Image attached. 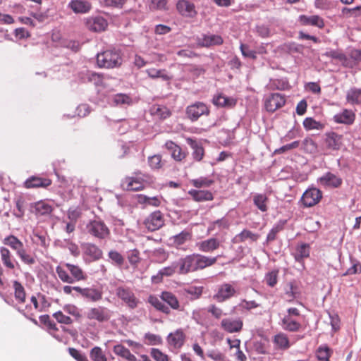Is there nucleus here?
<instances>
[{
  "label": "nucleus",
  "mask_w": 361,
  "mask_h": 361,
  "mask_svg": "<svg viewBox=\"0 0 361 361\" xmlns=\"http://www.w3.org/2000/svg\"><path fill=\"white\" fill-rule=\"evenodd\" d=\"M303 126L307 130L320 129L322 125L312 118H306L303 121Z\"/></svg>",
  "instance_id": "13d9d810"
},
{
  "label": "nucleus",
  "mask_w": 361,
  "mask_h": 361,
  "mask_svg": "<svg viewBox=\"0 0 361 361\" xmlns=\"http://www.w3.org/2000/svg\"><path fill=\"white\" fill-rule=\"evenodd\" d=\"M151 114L161 119H166L171 116L170 110L167 107L161 105H154L151 108Z\"/></svg>",
  "instance_id": "79ce46f5"
},
{
  "label": "nucleus",
  "mask_w": 361,
  "mask_h": 361,
  "mask_svg": "<svg viewBox=\"0 0 361 361\" xmlns=\"http://www.w3.org/2000/svg\"><path fill=\"white\" fill-rule=\"evenodd\" d=\"M285 103L286 99L283 95L279 93H272V106H275L274 110L282 107Z\"/></svg>",
  "instance_id": "4d7b16f0"
},
{
  "label": "nucleus",
  "mask_w": 361,
  "mask_h": 361,
  "mask_svg": "<svg viewBox=\"0 0 361 361\" xmlns=\"http://www.w3.org/2000/svg\"><path fill=\"white\" fill-rule=\"evenodd\" d=\"M114 352L116 355L125 358L128 361H136V357L130 353L128 348L123 345L118 344L115 345Z\"/></svg>",
  "instance_id": "c9c22d12"
},
{
  "label": "nucleus",
  "mask_w": 361,
  "mask_h": 361,
  "mask_svg": "<svg viewBox=\"0 0 361 361\" xmlns=\"http://www.w3.org/2000/svg\"><path fill=\"white\" fill-rule=\"evenodd\" d=\"M220 245V241L216 238H211L197 244L199 250L203 252H213L219 249Z\"/></svg>",
  "instance_id": "b1692460"
},
{
  "label": "nucleus",
  "mask_w": 361,
  "mask_h": 361,
  "mask_svg": "<svg viewBox=\"0 0 361 361\" xmlns=\"http://www.w3.org/2000/svg\"><path fill=\"white\" fill-rule=\"evenodd\" d=\"M243 326V320L240 318L232 319L226 318L221 320V326L226 332L236 333L240 332Z\"/></svg>",
  "instance_id": "6ab92c4d"
},
{
  "label": "nucleus",
  "mask_w": 361,
  "mask_h": 361,
  "mask_svg": "<svg viewBox=\"0 0 361 361\" xmlns=\"http://www.w3.org/2000/svg\"><path fill=\"white\" fill-rule=\"evenodd\" d=\"M82 296L92 302H97L102 298V293L96 288H85V290Z\"/></svg>",
  "instance_id": "c03bdc74"
},
{
  "label": "nucleus",
  "mask_w": 361,
  "mask_h": 361,
  "mask_svg": "<svg viewBox=\"0 0 361 361\" xmlns=\"http://www.w3.org/2000/svg\"><path fill=\"white\" fill-rule=\"evenodd\" d=\"M68 8L76 14H84L92 9V4L87 0H71Z\"/></svg>",
  "instance_id": "412c9836"
},
{
  "label": "nucleus",
  "mask_w": 361,
  "mask_h": 361,
  "mask_svg": "<svg viewBox=\"0 0 361 361\" xmlns=\"http://www.w3.org/2000/svg\"><path fill=\"white\" fill-rule=\"evenodd\" d=\"M145 343L147 345H159L161 343V338L159 336L151 333L145 335Z\"/></svg>",
  "instance_id": "6e6d98bb"
},
{
  "label": "nucleus",
  "mask_w": 361,
  "mask_h": 361,
  "mask_svg": "<svg viewBox=\"0 0 361 361\" xmlns=\"http://www.w3.org/2000/svg\"><path fill=\"white\" fill-rule=\"evenodd\" d=\"M237 293L235 287L228 283H224L217 287L213 298L218 302H224L234 297Z\"/></svg>",
  "instance_id": "1a4fd4ad"
},
{
  "label": "nucleus",
  "mask_w": 361,
  "mask_h": 361,
  "mask_svg": "<svg viewBox=\"0 0 361 361\" xmlns=\"http://www.w3.org/2000/svg\"><path fill=\"white\" fill-rule=\"evenodd\" d=\"M39 321L42 324H44L49 330L54 331H59L55 322L51 319L49 315L44 314L39 317Z\"/></svg>",
  "instance_id": "3c124183"
},
{
  "label": "nucleus",
  "mask_w": 361,
  "mask_h": 361,
  "mask_svg": "<svg viewBox=\"0 0 361 361\" xmlns=\"http://www.w3.org/2000/svg\"><path fill=\"white\" fill-rule=\"evenodd\" d=\"M148 163L151 169H159L163 166L162 157L159 154H155L148 158Z\"/></svg>",
  "instance_id": "8fccbe9b"
},
{
  "label": "nucleus",
  "mask_w": 361,
  "mask_h": 361,
  "mask_svg": "<svg viewBox=\"0 0 361 361\" xmlns=\"http://www.w3.org/2000/svg\"><path fill=\"white\" fill-rule=\"evenodd\" d=\"M224 43V39L221 36L218 35H204L201 39V44L203 47H212L216 45H221Z\"/></svg>",
  "instance_id": "2f4dec72"
},
{
  "label": "nucleus",
  "mask_w": 361,
  "mask_h": 361,
  "mask_svg": "<svg viewBox=\"0 0 361 361\" xmlns=\"http://www.w3.org/2000/svg\"><path fill=\"white\" fill-rule=\"evenodd\" d=\"M116 294L130 308L134 309L137 306L138 300L129 288L118 287Z\"/></svg>",
  "instance_id": "ddd939ff"
},
{
  "label": "nucleus",
  "mask_w": 361,
  "mask_h": 361,
  "mask_svg": "<svg viewBox=\"0 0 361 361\" xmlns=\"http://www.w3.org/2000/svg\"><path fill=\"white\" fill-rule=\"evenodd\" d=\"M150 355L156 361H169V356L159 349L152 348Z\"/></svg>",
  "instance_id": "0e129e2a"
},
{
  "label": "nucleus",
  "mask_w": 361,
  "mask_h": 361,
  "mask_svg": "<svg viewBox=\"0 0 361 361\" xmlns=\"http://www.w3.org/2000/svg\"><path fill=\"white\" fill-rule=\"evenodd\" d=\"M188 194L195 202L212 201L214 199L213 194L209 190H190Z\"/></svg>",
  "instance_id": "cd10ccee"
},
{
  "label": "nucleus",
  "mask_w": 361,
  "mask_h": 361,
  "mask_svg": "<svg viewBox=\"0 0 361 361\" xmlns=\"http://www.w3.org/2000/svg\"><path fill=\"white\" fill-rule=\"evenodd\" d=\"M213 103L220 107L232 108L236 105L237 100L233 97H228L223 94H219L214 97Z\"/></svg>",
  "instance_id": "c85d7f7f"
},
{
  "label": "nucleus",
  "mask_w": 361,
  "mask_h": 361,
  "mask_svg": "<svg viewBox=\"0 0 361 361\" xmlns=\"http://www.w3.org/2000/svg\"><path fill=\"white\" fill-rule=\"evenodd\" d=\"M268 199L263 195H257L254 197L255 204L262 212L267 210V202Z\"/></svg>",
  "instance_id": "864d4df0"
},
{
  "label": "nucleus",
  "mask_w": 361,
  "mask_h": 361,
  "mask_svg": "<svg viewBox=\"0 0 361 361\" xmlns=\"http://www.w3.org/2000/svg\"><path fill=\"white\" fill-rule=\"evenodd\" d=\"M84 259L87 262H93L102 258V250L95 244L85 243L81 245Z\"/></svg>",
  "instance_id": "6e6552de"
},
{
  "label": "nucleus",
  "mask_w": 361,
  "mask_h": 361,
  "mask_svg": "<svg viewBox=\"0 0 361 361\" xmlns=\"http://www.w3.org/2000/svg\"><path fill=\"white\" fill-rule=\"evenodd\" d=\"M346 99L351 104H361V89L351 88L347 92Z\"/></svg>",
  "instance_id": "37998d69"
},
{
  "label": "nucleus",
  "mask_w": 361,
  "mask_h": 361,
  "mask_svg": "<svg viewBox=\"0 0 361 361\" xmlns=\"http://www.w3.org/2000/svg\"><path fill=\"white\" fill-rule=\"evenodd\" d=\"M143 224L148 231H156L164 226V215L159 210L154 211L145 219Z\"/></svg>",
  "instance_id": "423d86ee"
},
{
  "label": "nucleus",
  "mask_w": 361,
  "mask_h": 361,
  "mask_svg": "<svg viewBox=\"0 0 361 361\" xmlns=\"http://www.w3.org/2000/svg\"><path fill=\"white\" fill-rule=\"evenodd\" d=\"M167 0H151L149 8L151 10H166Z\"/></svg>",
  "instance_id": "bf43d9fd"
},
{
  "label": "nucleus",
  "mask_w": 361,
  "mask_h": 361,
  "mask_svg": "<svg viewBox=\"0 0 361 361\" xmlns=\"http://www.w3.org/2000/svg\"><path fill=\"white\" fill-rule=\"evenodd\" d=\"M148 76L152 79L161 78L163 80L169 81L172 77L170 76L164 69L148 68L146 71Z\"/></svg>",
  "instance_id": "e433bc0d"
},
{
  "label": "nucleus",
  "mask_w": 361,
  "mask_h": 361,
  "mask_svg": "<svg viewBox=\"0 0 361 361\" xmlns=\"http://www.w3.org/2000/svg\"><path fill=\"white\" fill-rule=\"evenodd\" d=\"M341 135L334 132L326 134L325 143L326 147L333 150H338L341 145Z\"/></svg>",
  "instance_id": "bb28decb"
},
{
  "label": "nucleus",
  "mask_w": 361,
  "mask_h": 361,
  "mask_svg": "<svg viewBox=\"0 0 361 361\" xmlns=\"http://www.w3.org/2000/svg\"><path fill=\"white\" fill-rule=\"evenodd\" d=\"M111 316L112 312L109 309L100 305L90 308L85 313L87 319L99 323L108 322Z\"/></svg>",
  "instance_id": "39448f33"
},
{
  "label": "nucleus",
  "mask_w": 361,
  "mask_h": 361,
  "mask_svg": "<svg viewBox=\"0 0 361 361\" xmlns=\"http://www.w3.org/2000/svg\"><path fill=\"white\" fill-rule=\"evenodd\" d=\"M165 148L171 153V157L178 162H181L188 156V152L171 140H168L164 145Z\"/></svg>",
  "instance_id": "2eb2a0df"
},
{
  "label": "nucleus",
  "mask_w": 361,
  "mask_h": 361,
  "mask_svg": "<svg viewBox=\"0 0 361 361\" xmlns=\"http://www.w3.org/2000/svg\"><path fill=\"white\" fill-rule=\"evenodd\" d=\"M258 235L257 234L253 233L250 231L244 229L241 233L235 236L234 242L239 243L244 242L247 239H250L252 241H256Z\"/></svg>",
  "instance_id": "a18cd8bd"
},
{
  "label": "nucleus",
  "mask_w": 361,
  "mask_h": 361,
  "mask_svg": "<svg viewBox=\"0 0 361 361\" xmlns=\"http://www.w3.org/2000/svg\"><path fill=\"white\" fill-rule=\"evenodd\" d=\"M283 328L289 331H297L300 329L301 324L292 319L289 315L285 316L282 319Z\"/></svg>",
  "instance_id": "a19ab883"
},
{
  "label": "nucleus",
  "mask_w": 361,
  "mask_h": 361,
  "mask_svg": "<svg viewBox=\"0 0 361 361\" xmlns=\"http://www.w3.org/2000/svg\"><path fill=\"white\" fill-rule=\"evenodd\" d=\"M310 255V246L307 244H301L298 245L294 252V257L296 261L302 262L305 258Z\"/></svg>",
  "instance_id": "ea45409f"
},
{
  "label": "nucleus",
  "mask_w": 361,
  "mask_h": 361,
  "mask_svg": "<svg viewBox=\"0 0 361 361\" xmlns=\"http://www.w3.org/2000/svg\"><path fill=\"white\" fill-rule=\"evenodd\" d=\"M319 183L324 187L338 188L342 184V179L336 175L327 172L318 179Z\"/></svg>",
  "instance_id": "4be33fe9"
},
{
  "label": "nucleus",
  "mask_w": 361,
  "mask_h": 361,
  "mask_svg": "<svg viewBox=\"0 0 361 361\" xmlns=\"http://www.w3.org/2000/svg\"><path fill=\"white\" fill-rule=\"evenodd\" d=\"M97 63L100 68H114L120 67L123 63L121 51L109 49L97 54Z\"/></svg>",
  "instance_id": "7ed1b4c3"
},
{
  "label": "nucleus",
  "mask_w": 361,
  "mask_h": 361,
  "mask_svg": "<svg viewBox=\"0 0 361 361\" xmlns=\"http://www.w3.org/2000/svg\"><path fill=\"white\" fill-rule=\"evenodd\" d=\"M1 259L4 266L9 271H14L20 267L18 262L14 259L10 250L6 247H0Z\"/></svg>",
  "instance_id": "a211bd4d"
},
{
  "label": "nucleus",
  "mask_w": 361,
  "mask_h": 361,
  "mask_svg": "<svg viewBox=\"0 0 361 361\" xmlns=\"http://www.w3.org/2000/svg\"><path fill=\"white\" fill-rule=\"evenodd\" d=\"M322 197V192L319 189L310 188L305 191L301 201L306 207H311L319 202Z\"/></svg>",
  "instance_id": "9d476101"
},
{
  "label": "nucleus",
  "mask_w": 361,
  "mask_h": 361,
  "mask_svg": "<svg viewBox=\"0 0 361 361\" xmlns=\"http://www.w3.org/2000/svg\"><path fill=\"white\" fill-rule=\"evenodd\" d=\"M52 183V180L48 178H44L37 176H32L29 177L23 183L25 188H47Z\"/></svg>",
  "instance_id": "f3484780"
},
{
  "label": "nucleus",
  "mask_w": 361,
  "mask_h": 361,
  "mask_svg": "<svg viewBox=\"0 0 361 361\" xmlns=\"http://www.w3.org/2000/svg\"><path fill=\"white\" fill-rule=\"evenodd\" d=\"M302 149L308 153H314L317 150L316 143L310 137H306L302 141Z\"/></svg>",
  "instance_id": "603ef678"
},
{
  "label": "nucleus",
  "mask_w": 361,
  "mask_h": 361,
  "mask_svg": "<svg viewBox=\"0 0 361 361\" xmlns=\"http://www.w3.org/2000/svg\"><path fill=\"white\" fill-rule=\"evenodd\" d=\"M109 257L115 262V264L118 266L123 265L124 262V258L123 256L116 250H111L109 252Z\"/></svg>",
  "instance_id": "69168bd1"
},
{
  "label": "nucleus",
  "mask_w": 361,
  "mask_h": 361,
  "mask_svg": "<svg viewBox=\"0 0 361 361\" xmlns=\"http://www.w3.org/2000/svg\"><path fill=\"white\" fill-rule=\"evenodd\" d=\"M90 358L93 361H106V357L104 352L102 351V348L99 347H94L91 350L90 353Z\"/></svg>",
  "instance_id": "de8ad7c7"
},
{
  "label": "nucleus",
  "mask_w": 361,
  "mask_h": 361,
  "mask_svg": "<svg viewBox=\"0 0 361 361\" xmlns=\"http://www.w3.org/2000/svg\"><path fill=\"white\" fill-rule=\"evenodd\" d=\"M3 243L16 251V255L24 264L32 265L35 263V257L27 252L23 242L16 236L10 235L4 239Z\"/></svg>",
  "instance_id": "20e7f679"
},
{
  "label": "nucleus",
  "mask_w": 361,
  "mask_h": 361,
  "mask_svg": "<svg viewBox=\"0 0 361 361\" xmlns=\"http://www.w3.org/2000/svg\"><path fill=\"white\" fill-rule=\"evenodd\" d=\"M207 356L214 361H224L225 355L216 350L207 351Z\"/></svg>",
  "instance_id": "774afa93"
},
{
  "label": "nucleus",
  "mask_w": 361,
  "mask_h": 361,
  "mask_svg": "<svg viewBox=\"0 0 361 361\" xmlns=\"http://www.w3.org/2000/svg\"><path fill=\"white\" fill-rule=\"evenodd\" d=\"M13 288L16 301L20 304H24L26 300V292L23 286L19 281H14L13 282Z\"/></svg>",
  "instance_id": "c756f323"
},
{
  "label": "nucleus",
  "mask_w": 361,
  "mask_h": 361,
  "mask_svg": "<svg viewBox=\"0 0 361 361\" xmlns=\"http://www.w3.org/2000/svg\"><path fill=\"white\" fill-rule=\"evenodd\" d=\"M257 336L253 343V348L259 354H265L268 353L269 341L267 337H264L262 330H257Z\"/></svg>",
  "instance_id": "5701e85b"
},
{
  "label": "nucleus",
  "mask_w": 361,
  "mask_h": 361,
  "mask_svg": "<svg viewBox=\"0 0 361 361\" xmlns=\"http://www.w3.org/2000/svg\"><path fill=\"white\" fill-rule=\"evenodd\" d=\"M31 212L36 216H45L50 214L53 207L44 200H40L30 204Z\"/></svg>",
  "instance_id": "aec40b11"
},
{
  "label": "nucleus",
  "mask_w": 361,
  "mask_h": 361,
  "mask_svg": "<svg viewBox=\"0 0 361 361\" xmlns=\"http://www.w3.org/2000/svg\"><path fill=\"white\" fill-rule=\"evenodd\" d=\"M68 353L77 361H89L84 353L74 348H69Z\"/></svg>",
  "instance_id": "338daca9"
},
{
  "label": "nucleus",
  "mask_w": 361,
  "mask_h": 361,
  "mask_svg": "<svg viewBox=\"0 0 361 361\" xmlns=\"http://www.w3.org/2000/svg\"><path fill=\"white\" fill-rule=\"evenodd\" d=\"M56 272L59 279L67 283H73L87 279L86 274L79 266L70 263L57 266Z\"/></svg>",
  "instance_id": "f03ea898"
},
{
  "label": "nucleus",
  "mask_w": 361,
  "mask_h": 361,
  "mask_svg": "<svg viewBox=\"0 0 361 361\" xmlns=\"http://www.w3.org/2000/svg\"><path fill=\"white\" fill-rule=\"evenodd\" d=\"M89 234L99 239H105L110 235V231L106 225L101 221H91L87 225Z\"/></svg>",
  "instance_id": "0eeeda50"
},
{
  "label": "nucleus",
  "mask_w": 361,
  "mask_h": 361,
  "mask_svg": "<svg viewBox=\"0 0 361 361\" xmlns=\"http://www.w3.org/2000/svg\"><path fill=\"white\" fill-rule=\"evenodd\" d=\"M274 343L277 349L287 350L290 347V342L288 336L284 333H279L274 336Z\"/></svg>",
  "instance_id": "f704fd0d"
},
{
  "label": "nucleus",
  "mask_w": 361,
  "mask_h": 361,
  "mask_svg": "<svg viewBox=\"0 0 361 361\" xmlns=\"http://www.w3.org/2000/svg\"><path fill=\"white\" fill-rule=\"evenodd\" d=\"M299 21L303 25H312L319 28H322L324 27V20L317 15L310 16L301 15L299 17Z\"/></svg>",
  "instance_id": "393cba45"
},
{
  "label": "nucleus",
  "mask_w": 361,
  "mask_h": 361,
  "mask_svg": "<svg viewBox=\"0 0 361 361\" xmlns=\"http://www.w3.org/2000/svg\"><path fill=\"white\" fill-rule=\"evenodd\" d=\"M229 226L230 224L228 220L226 218H222L211 223L208 227V232H212L216 228L219 230L228 229Z\"/></svg>",
  "instance_id": "49530a36"
},
{
  "label": "nucleus",
  "mask_w": 361,
  "mask_h": 361,
  "mask_svg": "<svg viewBox=\"0 0 361 361\" xmlns=\"http://www.w3.org/2000/svg\"><path fill=\"white\" fill-rule=\"evenodd\" d=\"M148 302L157 310L161 311V312L169 314L171 313L170 309L166 306L161 299L159 300L155 295H149L148 298Z\"/></svg>",
  "instance_id": "58836bf2"
},
{
  "label": "nucleus",
  "mask_w": 361,
  "mask_h": 361,
  "mask_svg": "<svg viewBox=\"0 0 361 361\" xmlns=\"http://www.w3.org/2000/svg\"><path fill=\"white\" fill-rule=\"evenodd\" d=\"M334 118L337 123L351 124L355 120V114L350 110L345 109L341 114L335 115Z\"/></svg>",
  "instance_id": "72a5a7b5"
},
{
  "label": "nucleus",
  "mask_w": 361,
  "mask_h": 361,
  "mask_svg": "<svg viewBox=\"0 0 361 361\" xmlns=\"http://www.w3.org/2000/svg\"><path fill=\"white\" fill-rule=\"evenodd\" d=\"M121 185L128 191H139L145 188L144 180L137 177L127 176L122 180Z\"/></svg>",
  "instance_id": "dca6fc26"
},
{
  "label": "nucleus",
  "mask_w": 361,
  "mask_h": 361,
  "mask_svg": "<svg viewBox=\"0 0 361 361\" xmlns=\"http://www.w3.org/2000/svg\"><path fill=\"white\" fill-rule=\"evenodd\" d=\"M324 55L327 57L338 59L344 66L353 67L352 61L349 60L343 53L338 50H331L326 52Z\"/></svg>",
  "instance_id": "473e14b6"
},
{
  "label": "nucleus",
  "mask_w": 361,
  "mask_h": 361,
  "mask_svg": "<svg viewBox=\"0 0 361 361\" xmlns=\"http://www.w3.org/2000/svg\"><path fill=\"white\" fill-rule=\"evenodd\" d=\"M177 269L178 270V263L164 267L159 270V278L161 276H171L176 273Z\"/></svg>",
  "instance_id": "052dcab7"
},
{
  "label": "nucleus",
  "mask_w": 361,
  "mask_h": 361,
  "mask_svg": "<svg viewBox=\"0 0 361 361\" xmlns=\"http://www.w3.org/2000/svg\"><path fill=\"white\" fill-rule=\"evenodd\" d=\"M188 142L190 145L192 149H193L192 155L194 160L196 161H200L204 155V149L203 147L190 138L188 139Z\"/></svg>",
  "instance_id": "4c0bfd02"
},
{
  "label": "nucleus",
  "mask_w": 361,
  "mask_h": 361,
  "mask_svg": "<svg viewBox=\"0 0 361 361\" xmlns=\"http://www.w3.org/2000/svg\"><path fill=\"white\" fill-rule=\"evenodd\" d=\"M176 7L179 14L185 18H193L197 14L195 4L188 0L178 1Z\"/></svg>",
  "instance_id": "4468645a"
},
{
  "label": "nucleus",
  "mask_w": 361,
  "mask_h": 361,
  "mask_svg": "<svg viewBox=\"0 0 361 361\" xmlns=\"http://www.w3.org/2000/svg\"><path fill=\"white\" fill-rule=\"evenodd\" d=\"M213 183V180L207 177H200L199 178L193 179L191 180L192 185L197 188L209 187Z\"/></svg>",
  "instance_id": "09e8293b"
},
{
  "label": "nucleus",
  "mask_w": 361,
  "mask_h": 361,
  "mask_svg": "<svg viewBox=\"0 0 361 361\" xmlns=\"http://www.w3.org/2000/svg\"><path fill=\"white\" fill-rule=\"evenodd\" d=\"M218 257H208L200 254L193 253L182 257L178 262V273L185 275L190 272L204 269L215 264Z\"/></svg>",
  "instance_id": "f257e3e1"
},
{
  "label": "nucleus",
  "mask_w": 361,
  "mask_h": 361,
  "mask_svg": "<svg viewBox=\"0 0 361 361\" xmlns=\"http://www.w3.org/2000/svg\"><path fill=\"white\" fill-rule=\"evenodd\" d=\"M53 317L61 324H71L73 323V319L70 317L65 315L61 311L55 312Z\"/></svg>",
  "instance_id": "680f3d73"
},
{
  "label": "nucleus",
  "mask_w": 361,
  "mask_h": 361,
  "mask_svg": "<svg viewBox=\"0 0 361 361\" xmlns=\"http://www.w3.org/2000/svg\"><path fill=\"white\" fill-rule=\"evenodd\" d=\"M160 297L161 300L166 302L173 310H179V301L173 293L169 291H163Z\"/></svg>",
  "instance_id": "7c9ffc66"
},
{
  "label": "nucleus",
  "mask_w": 361,
  "mask_h": 361,
  "mask_svg": "<svg viewBox=\"0 0 361 361\" xmlns=\"http://www.w3.org/2000/svg\"><path fill=\"white\" fill-rule=\"evenodd\" d=\"M185 336L181 329H178L173 333L169 334L167 340L169 345L176 348H180L185 341Z\"/></svg>",
  "instance_id": "a878e982"
},
{
  "label": "nucleus",
  "mask_w": 361,
  "mask_h": 361,
  "mask_svg": "<svg viewBox=\"0 0 361 361\" xmlns=\"http://www.w3.org/2000/svg\"><path fill=\"white\" fill-rule=\"evenodd\" d=\"M85 26L90 31L100 32L106 30L108 22L104 17L91 16L86 18Z\"/></svg>",
  "instance_id": "f8f14e48"
},
{
  "label": "nucleus",
  "mask_w": 361,
  "mask_h": 361,
  "mask_svg": "<svg viewBox=\"0 0 361 361\" xmlns=\"http://www.w3.org/2000/svg\"><path fill=\"white\" fill-rule=\"evenodd\" d=\"M113 100L116 105L129 104L131 102L130 97L126 94H117L114 97Z\"/></svg>",
  "instance_id": "e2e57ef3"
},
{
  "label": "nucleus",
  "mask_w": 361,
  "mask_h": 361,
  "mask_svg": "<svg viewBox=\"0 0 361 361\" xmlns=\"http://www.w3.org/2000/svg\"><path fill=\"white\" fill-rule=\"evenodd\" d=\"M317 357L320 361H329L330 349L327 346L319 347L317 351Z\"/></svg>",
  "instance_id": "5fc2aeb1"
},
{
  "label": "nucleus",
  "mask_w": 361,
  "mask_h": 361,
  "mask_svg": "<svg viewBox=\"0 0 361 361\" xmlns=\"http://www.w3.org/2000/svg\"><path fill=\"white\" fill-rule=\"evenodd\" d=\"M186 114L192 121H195L202 115H209V109L206 104L198 102L188 106L186 109Z\"/></svg>",
  "instance_id": "9b49d317"
}]
</instances>
